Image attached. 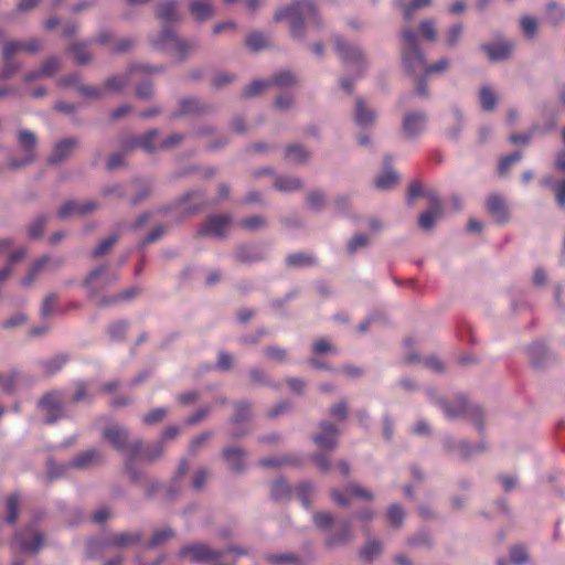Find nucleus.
Here are the masks:
<instances>
[{
	"mask_svg": "<svg viewBox=\"0 0 565 565\" xmlns=\"http://www.w3.org/2000/svg\"><path fill=\"white\" fill-rule=\"evenodd\" d=\"M285 19L289 22L290 36L297 41H305L307 26L317 30L322 28L321 15L313 0H292L279 8L274 20L280 22Z\"/></svg>",
	"mask_w": 565,
	"mask_h": 565,
	"instance_id": "f257e3e1",
	"label": "nucleus"
},
{
	"mask_svg": "<svg viewBox=\"0 0 565 565\" xmlns=\"http://www.w3.org/2000/svg\"><path fill=\"white\" fill-rule=\"evenodd\" d=\"M102 437L124 456V467L127 475L134 482L141 480L143 471L136 466L140 457L142 440L136 439L129 443V431L126 427L111 424L102 431Z\"/></svg>",
	"mask_w": 565,
	"mask_h": 565,
	"instance_id": "f03ea898",
	"label": "nucleus"
},
{
	"mask_svg": "<svg viewBox=\"0 0 565 565\" xmlns=\"http://www.w3.org/2000/svg\"><path fill=\"white\" fill-rule=\"evenodd\" d=\"M431 401L440 408L444 416L449 420H455L467 416L477 426L480 433L483 431V411L478 405H469L466 398L461 395L451 398L435 397L428 393Z\"/></svg>",
	"mask_w": 565,
	"mask_h": 565,
	"instance_id": "7ed1b4c3",
	"label": "nucleus"
},
{
	"mask_svg": "<svg viewBox=\"0 0 565 565\" xmlns=\"http://www.w3.org/2000/svg\"><path fill=\"white\" fill-rule=\"evenodd\" d=\"M401 38L403 42L402 62L405 71L412 74L420 71L425 72V66L427 65L426 57L419 47L418 36L415 31L404 28L401 31Z\"/></svg>",
	"mask_w": 565,
	"mask_h": 565,
	"instance_id": "20e7f679",
	"label": "nucleus"
},
{
	"mask_svg": "<svg viewBox=\"0 0 565 565\" xmlns=\"http://www.w3.org/2000/svg\"><path fill=\"white\" fill-rule=\"evenodd\" d=\"M150 41L154 49L175 54L180 60H184L196 46L194 41L179 39L170 26H163Z\"/></svg>",
	"mask_w": 565,
	"mask_h": 565,
	"instance_id": "39448f33",
	"label": "nucleus"
},
{
	"mask_svg": "<svg viewBox=\"0 0 565 565\" xmlns=\"http://www.w3.org/2000/svg\"><path fill=\"white\" fill-rule=\"evenodd\" d=\"M178 556L185 562L213 565L214 563H223L224 551L213 548L206 543L193 542L182 546Z\"/></svg>",
	"mask_w": 565,
	"mask_h": 565,
	"instance_id": "423d86ee",
	"label": "nucleus"
},
{
	"mask_svg": "<svg viewBox=\"0 0 565 565\" xmlns=\"http://www.w3.org/2000/svg\"><path fill=\"white\" fill-rule=\"evenodd\" d=\"M334 50L345 66L352 67L361 75L367 67V57L364 52L341 36H334Z\"/></svg>",
	"mask_w": 565,
	"mask_h": 565,
	"instance_id": "0eeeda50",
	"label": "nucleus"
},
{
	"mask_svg": "<svg viewBox=\"0 0 565 565\" xmlns=\"http://www.w3.org/2000/svg\"><path fill=\"white\" fill-rule=\"evenodd\" d=\"M117 279V276L108 270L106 265L98 266L89 271L84 280L89 298L99 307V300L105 295L102 291Z\"/></svg>",
	"mask_w": 565,
	"mask_h": 565,
	"instance_id": "6e6552de",
	"label": "nucleus"
},
{
	"mask_svg": "<svg viewBox=\"0 0 565 565\" xmlns=\"http://www.w3.org/2000/svg\"><path fill=\"white\" fill-rule=\"evenodd\" d=\"M163 71L162 66L151 65H131L127 72L120 75L109 77L104 84L103 88L105 95L109 93L121 92L132 79L137 78V74H153Z\"/></svg>",
	"mask_w": 565,
	"mask_h": 565,
	"instance_id": "1a4fd4ad",
	"label": "nucleus"
},
{
	"mask_svg": "<svg viewBox=\"0 0 565 565\" xmlns=\"http://www.w3.org/2000/svg\"><path fill=\"white\" fill-rule=\"evenodd\" d=\"M428 116L424 110H407L402 117V132L406 140H418L426 131Z\"/></svg>",
	"mask_w": 565,
	"mask_h": 565,
	"instance_id": "9d476101",
	"label": "nucleus"
},
{
	"mask_svg": "<svg viewBox=\"0 0 565 565\" xmlns=\"http://www.w3.org/2000/svg\"><path fill=\"white\" fill-rule=\"evenodd\" d=\"M18 145L22 149L24 156L22 159H12L8 166L12 169H20L30 164L35 159V147L38 143L36 136L33 131L22 128L17 134Z\"/></svg>",
	"mask_w": 565,
	"mask_h": 565,
	"instance_id": "9b49d317",
	"label": "nucleus"
},
{
	"mask_svg": "<svg viewBox=\"0 0 565 565\" xmlns=\"http://www.w3.org/2000/svg\"><path fill=\"white\" fill-rule=\"evenodd\" d=\"M43 543V534L35 527L28 526L14 535L12 546L24 554H35L41 550Z\"/></svg>",
	"mask_w": 565,
	"mask_h": 565,
	"instance_id": "f8f14e48",
	"label": "nucleus"
},
{
	"mask_svg": "<svg viewBox=\"0 0 565 565\" xmlns=\"http://www.w3.org/2000/svg\"><path fill=\"white\" fill-rule=\"evenodd\" d=\"M141 540L139 532H121L113 534L104 540H92L88 542V551L93 553L95 548L100 547L103 550L108 547H129Z\"/></svg>",
	"mask_w": 565,
	"mask_h": 565,
	"instance_id": "ddd939ff",
	"label": "nucleus"
},
{
	"mask_svg": "<svg viewBox=\"0 0 565 565\" xmlns=\"http://www.w3.org/2000/svg\"><path fill=\"white\" fill-rule=\"evenodd\" d=\"M233 220L228 214H214L206 217L204 224L199 228L200 236H213L222 238L225 236Z\"/></svg>",
	"mask_w": 565,
	"mask_h": 565,
	"instance_id": "4468645a",
	"label": "nucleus"
},
{
	"mask_svg": "<svg viewBox=\"0 0 565 565\" xmlns=\"http://www.w3.org/2000/svg\"><path fill=\"white\" fill-rule=\"evenodd\" d=\"M65 398L60 392H52L46 394L40 401V407L45 412L44 423L53 424L64 415Z\"/></svg>",
	"mask_w": 565,
	"mask_h": 565,
	"instance_id": "2eb2a0df",
	"label": "nucleus"
},
{
	"mask_svg": "<svg viewBox=\"0 0 565 565\" xmlns=\"http://www.w3.org/2000/svg\"><path fill=\"white\" fill-rule=\"evenodd\" d=\"M444 446L448 451L463 460H468L486 450V444L483 441L471 444L463 439L455 440L452 438H445Z\"/></svg>",
	"mask_w": 565,
	"mask_h": 565,
	"instance_id": "dca6fc26",
	"label": "nucleus"
},
{
	"mask_svg": "<svg viewBox=\"0 0 565 565\" xmlns=\"http://www.w3.org/2000/svg\"><path fill=\"white\" fill-rule=\"evenodd\" d=\"M340 430L330 422H321L318 426V431L313 435L315 444L324 451H332L338 446V437Z\"/></svg>",
	"mask_w": 565,
	"mask_h": 565,
	"instance_id": "f3484780",
	"label": "nucleus"
},
{
	"mask_svg": "<svg viewBox=\"0 0 565 565\" xmlns=\"http://www.w3.org/2000/svg\"><path fill=\"white\" fill-rule=\"evenodd\" d=\"M353 119L363 129L372 128L376 124L377 110L371 107L364 99L358 97L355 99Z\"/></svg>",
	"mask_w": 565,
	"mask_h": 565,
	"instance_id": "a211bd4d",
	"label": "nucleus"
},
{
	"mask_svg": "<svg viewBox=\"0 0 565 565\" xmlns=\"http://www.w3.org/2000/svg\"><path fill=\"white\" fill-rule=\"evenodd\" d=\"M159 131L157 129H150L143 135L140 136H132L130 138H127L122 147L125 150H131L135 148H141L146 152H154L159 150L158 143L156 145L153 140L158 137Z\"/></svg>",
	"mask_w": 565,
	"mask_h": 565,
	"instance_id": "6ab92c4d",
	"label": "nucleus"
},
{
	"mask_svg": "<svg viewBox=\"0 0 565 565\" xmlns=\"http://www.w3.org/2000/svg\"><path fill=\"white\" fill-rule=\"evenodd\" d=\"M98 207L96 201L88 200L85 202L68 201L58 211L61 218H68L75 215L85 216L94 212Z\"/></svg>",
	"mask_w": 565,
	"mask_h": 565,
	"instance_id": "aec40b11",
	"label": "nucleus"
},
{
	"mask_svg": "<svg viewBox=\"0 0 565 565\" xmlns=\"http://www.w3.org/2000/svg\"><path fill=\"white\" fill-rule=\"evenodd\" d=\"M61 68V61L56 56H50L43 63L40 65L38 70L28 72L23 76V82L29 84L33 81L44 78V77H51L55 73H57Z\"/></svg>",
	"mask_w": 565,
	"mask_h": 565,
	"instance_id": "412c9836",
	"label": "nucleus"
},
{
	"mask_svg": "<svg viewBox=\"0 0 565 565\" xmlns=\"http://www.w3.org/2000/svg\"><path fill=\"white\" fill-rule=\"evenodd\" d=\"M444 207L440 200L436 196L430 198L429 209L423 212L418 217L419 227L424 231L434 228L437 220L443 215Z\"/></svg>",
	"mask_w": 565,
	"mask_h": 565,
	"instance_id": "4be33fe9",
	"label": "nucleus"
},
{
	"mask_svg": "<svg viewBox=\"0 0 565 565\" xmlns=\"http://www.w3.org/2000/svg\"><path fill=\"white\" fill-rule=\"evenodd\" d=\"M78 146V139L76 138H65L57 141L54 147L51 156L49 157V163L58 164L70 158L76 147Z\"/></svg>",
	"mask_w": 565,
	"mask_h": 565,
	"instance_id": "5701e85b",
	"label": "nucleus"
},
{
	"mask_svg": "<svg viewBox=\"0 0 565 565\" xmlns=\"http://www.w3.org/2000/svg\"><path fill=\"white\" fill-rule=\"evenodd\" d=\"M103 460V454L98 449L92 448L78 454L62 468L73 467L76 469H86L93 465L100 463Z\"/></svg>",
	"mask_w": 565,
	"mask_h": 565,
	"instance_id": "b1692460",
	"label": "nucleus"
},
{
	"mask_svg": "<svg viewBox=\"0 0 565 565\" xmlns=\"http://www.w3.org/2000/svg\"><path fill=\"white\" fill-rule=\"evenodd\" d=\"M245 456V450L239 447H228L223 450V458L234 473H242L246 470Z\"/></svg>",
	"mask_w": 565,
	"mask_h": 565,
	"instance_id": "393cba45",
	"label": "nucleus"
},
{
	"mask_svg": "<svg viewBox=\"0 0 565 565\" xmlns=\"http://www.w3.org/2000/svg\"><path fill=\"white\" fill-rule=\"evenodd\" d=\"M352 539H353L352 522L349 518H345L339 523L338 531L328 536L326 544L329 547H333L337 545L345 544L347 542L351 541Z\"/></svg>",
	"mask_w": 565,
	"mask_h": 565,
	"instance_id": "a878e982",
	"label": "nucleus"
},
{
	"mask_svg": "<svg viewBox=\"0 0 565 565\" xmlns=\"http://www.w3.org/2000/svg\"><path fill=\"white\" fill-rule=\"evenodd\" d=\"M478 100L483 111L492 113L499 103V94L490 84H482L478 90Z\"/></svg>",
	"mask_w": 565,
	"mask_h": 565,
	"instance_id": "bb28decb",
	"label": "nucleus"
},
{
	"mask_svg": "<svg viewBox=\"0 0 565 565\" xmlns=\"http://www.w3.org/2000/svg\"><path fill=\"white\" fill-rule=\"evenodd\" d=\"M512 49V43L508 41L484 43L481 45V50L487 53L489 60L492 62L507 60Z\"/></svg>",
	"mask_w": 565,
	"mask_h": 565,
	"instance_id": "cd10ccee",
	"label": "nucleus"
},
{
	"mask_svg": "<svg viewBox=\"0 0 565 565\" xmlns=\"http://www.w3.org/2000/svg\"><path fill=\"white\" fill-rule=\"evenodd\" d=\"M189 12L198 22H203L214 15V6L207 0H192L188 4Z\"/></svg>",
	"mask_w": 565,
	"mask_h": 565,
	"instance_id": "c85d7f7f",
	"label": "nucleus"
},
{
	"mask_svg": "<svg viewBox=\"0 0 565 565\" xmlns=\"http://www.w3.org/2000/svg\"><path fill=\"white\" fill-rule=\"evenodd\" d=\"M487 207L497 222L504 223L508 221L509 211L504 200L499 194H491L488 196Z\"/></svg>",
	"mask_w": 565,
	"mask_h": 565,
	"instance_id": "c756f323",
	"label": "nucleus"
},
{
	"mask_svg": "<svg viewBox=\"0 0 565 565\" xmlns=\"http://www.w3.org/2000/svg\"><path fill=\"white\" fill-rule=\"evenodd\" d=\"M179 17L177 0H166L158 6L157 18L162 22H175L179 20Z\"/></svg>",
	"mask_w": 565,
	"mask_h": 565,
	"instance_id": "7c9ffc66",
	"label": "nucleus"
},
{
	"mask_svg": "<svg viewBox=\"0 0 565 565\" xmlns=\"http://www.w3.org/2000/svg\"><path fill=\"white\" fill-rule=\"evenodd\" d=\"M399 180V175L392 169L385 168L384 171L375 179V186L379 190H391Z\"/></svg>",
	"mask_w": 565,
	"mask_h": 565,
	"instance_id": "2f4dec72",
	"label": "nucleus"
},
{
	"mask_svg": "<svg viewBox=\"0 0 565 565\" xmlns=\"http://www.w3.org/2000/svg\"><path fill=\"white\" fill-rule=\"evenodd\" d=\"M302 182L300 179L289 175H279L274 182V188L281 192H294L300 190Z\"/></svg>",
	"mask_w": 565,
	"mask_h": 565,
	"instance_id": "473e14b6",
	"label": "nucleus"
},
{
	"mask_svg": "<svg viewBox=\"0 0 565 565\" xmlns=\"http://www.w3.org/2000/svg\"><path fill=\"white\" fill-rule=\"evenodd\" d=\"M529 358L535 366H543L550 358V352L544 343H534L529 348Z\"/></svg>",
	"mask_w": 565,
	"mask_h": 565,
	"instance_id": "72a5a7b5",
	"label": "nucleus"
},
{
	"mask_svg": "<svg viewBox=\"0 0 565 565\" xmlns=\"http://www.w3.org/2000/svg\"><path fill=\"white\" fill-rule=\"evenodd\" d=\"M383 551V544L373 539H369L364 546L360 550V557L364 561H373L377 558Z\"/></svg>",
	"mask_w": 565,
	"mask_h": 565,
	"instance_id": "f704fd0d",
	"label": "nucleus"
},
{
	"mask_svg": "<svg viewBox=\"0 0 565 565\" xmlns=\"http://www.w3.org/2000/svg\"><path fill=\"white\" fill-rule=\"evenodd\" d=\"M269 38L258 31L250 32L245 40L247 49L254 52L266 49L269 45Z\"/></svg>",
	"mask_w": 565,
	"mask_h": 565,
	"instance_id": "c9c22d12",
	"label": "nucleus"
},
{
	"mask_svg": "<svg viewBox=\"0 0 565 565\" xmlns=\"http://www.w3.org/2000/svg\"><path fill=\"white\" fill-rule=\"evenodd\" d=\"M269 87L277 86L280 88L290 87L297 84V76L290 71H281L268 79Z\"/></svg>",
	"mask_w": 565,
	"mask_h": 565,
	"instance_id": "e433bc0d",
	"label": "nucleus"
},
{
	"mask_svg": "<svg viewBox=\"0 0 565 565\" xmlns=\"http://www.w3.org/2000/svg\"><path fill=\"white\" fill-rule=\"evenodd\" d=\"M137 292H138V289L132 287V288H129L122 292L115 295V296L103 297L99 300V307L104 308V307L117 305L122 301H128V300L132 299L137 295Z\"/></svg>",
	"mask_w": 565,
	"mask_h": 565,
	"instance_id": "4c0bfd02",
	"label": "nucleus"
},
{
	"mask_svg": "<svg viewBox=\"0 0 565 565\" xmlns=\"http://www.w3.org/2000/svg\"><path fill=\"white\" fill-rule=\"evenodd\" d=\"M119 239L118 233H113L108 235L107 237L103 238L97 246L90 250L89 257L92 259H96L103 255H105Z\"/></svg>",
	"mask_w": 565,
	"mask_h": 565,
	"instance_id": "58836bf2",
	"label": "nucleus"
},
{
	"mask_svg": "<svg viewBox=\"0 0 565 565\" xmlns=\"http://www.w3.org/2000/svg\"><path fill=\"white\" fill-rule=\"evenodd\" d=\"M315 486L310 482H301L296 488V493L305 509H309L315 497Z\"/></svg>",
	"mask_w": 565,
	"mask_h": 565,
	"instance_id": "ea45409f",
	"label": "nucleus"
},
{
	"mask_svg": "<svg viewBox=\"0 0 565 565\" xmlns=\"http://www.w3.org/2000/svg\"><path fill=\"white\" fill-rule=\"evenodd\" d=\"M310 157V151L301 145H291L286 149V158L294 163H303Z\"/></svg>",
	"mask_w": 565,
	"mask_h": 565,
	"instance_id": "a19ab883",
	"label": "nucleus"
},
{
	"mask_svg": "<svg viewBox=\"0 0 565 565\" xmlns=\"http://www.w3.org/2000/svg\"><path fill=\"white\" fill-rule=\"evenodd\" d=\"M405 515H406V512H405L404 508L398 503H393L387 508V513H386L387 521L395 529L402 527Z\"/></svg>",
	"mask_w": 565,
	"mask_h": 565,
	"instance_id": "79ce46f5",
	"label": "nucleus"
},
{
	"mask_svg": "<svg viewBox=\"0 0 565 565\" xmlns=\"http://www.w3.org/2000/svg\"><path fill=\"white\" fill-rule=\"evenodd\" d=\"M463 24L462 23H454L451 24L447 30H446V33H445V44L447 47L449 49H454L456 47L459 42H460V39L463 34Z\"/></svg>",
	"mask_w": 565,
	"mask_h": 565,
	"instance_id": "37998d69",
	"label": "nucleus"
},
{
	"mask_svg": "<svg viewBox=\"0 0 565 565\" xmlns=\"http://www.w3.org/2000/svg\"><path fill=\"white\" fill-rule=\"evenodd\" d=\"M235 257L237 260L243 263H254L262 259L256 247L249 245L239 246L235 252Z\"/></svg>",
	"mask_w": 565,
	"mask_h": 565,
	"instance_id": "c03bdc74",
	"label": "nucleus"
},
{
	"mask_svg": "<svg viewBox=\"0 0 565 565\" xmlns=\"http://www.w3.org/2000/svg\"><path fill=\"white\" fill-rule=\"evenodd\" d=\"M67 52L73 54L74 61L79 65H85L92 60L86 51V43H74L67 47Z\"/></svg>",
	"mask_w": 565,
	"mask_h": 565,
	"instance_id": "a18cd8bd",
	"label": "nucleus"
},
{
	"mask_svg": "<svg viewBox=\"0 0 565 565\" xmlns=\"http://www.w3.org/2000/svg\"><path fill=\"white\" fill-rule=\"evenodd\" d=\"M270 493L271 497L277 501L286 500L290 497L291 489L289 484L280 478L273 482L270 487Z\"/></svg>",
	"mask_w": 565,
	"mask_h": 565,
	"instance_id": "49530a36",
	"label": "nucleus"
},
{
	"mask_svg": "<svg viewBox=\"0 0 565 565\" xmlns=\"http://www.w3.org/2000/svg\"><path fill=\"white\" fill-rule=\"evenodd\" d=\"M166 449V444H163V440H157L146 448V450L141 454L142 458L149 462L154 461L156 459L160 458Z\"/></svg>",
	"mask_w": 565,
	"mask_h": 565,
	"instance_id": "de8ad7c7",
	"label": "nucleus"
},
{
	"mask_svg": "<svg viewBox=\"0 0 565 565\" xmlns=\"http://www.w3.org/2000/svg\"><path fill=\"white\" fill-rule=\"evenodd\" d=\"M3 67L0 72V79H7L15 75L21 70V63L12 56L2 55Z\"/></svg>",
	"mask_w": 565,
	"mask_h": 565,
	"instance_id": "09e8293b",
	"label": "nucleus"
},
{
	"mask_svg": "<svg viewBox=\"0 0 565 565\" xmlns=\"http://www.w3.org/2000/svg\"><path fill=\"white\" fill-rule=\"evenodd\" d=\"M451 116L454 119V127H451L447 130V136L454 140H457L462 130L465 117H463L462 111L458 108H454L451 110Z\"/></svg>",
	"mask_w": 565,
	"mask_h": 565,
	"instance_id": "8fccbe9b",
	"label": "nucleus"
},
{
	"mask_svg": "<svg viewBox=\"0 0 565 565\" xmlns=\"http://www.w3.org/2000/svg\"><path fill=\"white\" fill-rule=\"evenodd\" d=\"M174 536V532L170 527L158 529L153 532L150 542L148 543L149 547L159 546Z\"/></svg>",
	"mask_w": 565,
	"mask_h": 565,
	"instance_id": "3c124183",
	"label": "nucleus"
},
{
	"mask_svg": "<svg viewBox=\"0 0 565 565\" xmlns=\"http://www.w3.org/2000/svg\"><path fill=\"white\" fill-rule=\"evenodd\" d=\"M345 491L351 497L359 498L363 501H372L375 498V495L373 494V492L371 490L363 488L362 486H360L358 483H349L345 487Z\"/></svg>",
	"mask_w": 565,
	"mask_h": 565,
	"instance_id": "603ef678",
	"label": "nucleus"
},
{
	"mask_svg": "<svg viewBox=\"0 0 565 565\" xmlns=\"http://www.w3.org/2000/svg\"><path fill=\"white\" fill-rule=\"evenodd\" d=\"M408 544L416 547L429 548L433 545L431 534L426 530H420L408 539Z\"/></svg>",
	"mask_w": 565,
	"mask_h": 565,
	"instance_id": "864d4df0",
	"label": "nucleus"
},
{
	"mask_svg": "<svg viewBox=\"0 0 565 565\" xmlns=\"http://www.w3.org/2000/svg\"><path fill=\"white\" fill-rule=\"evenodd\" d=\"M299 462V459L297 457H290V456H284V457H273V458H266L262 459L259 461V466L264 468H274L279 467L281 465H296Z\"/></svg>",
	"mask_w": 565,
	"mask_h": 565,
	"instance_id": "5fc2aeb1",
	"label": "nucleus"
},
{
	"mask_svg": "<svg viewBox=\"0 0 565 565\" xmlns=\"http://www.w3.org/2000/svg\"><path fill=\"white\" fill-rule=\"evenodd\" d=\"M286 264L289 267H308L313 264V258L308 254H291L286 257Z\"/></svg>",
	"mask_w": 565,
	"mask_h": 565,
	"instance_id": "6e6d98bb",
	"label": "nucleus"
},
{
	"mask_svg": "<svg viewBox=\"0 0 565 565\" xmlns=\"http://www.w3.org/2000/svg\"><path fill=\"white\" fill-rule=\"evenodd\" d=\"M264 355L276 363H285L288 360L287 350L280 347H267L264 349Z\"/></svg>",
	"mask_w": 565,
	"mask_h": 565,
	"instance_id": "4d7b16f0",
	"label": "nucleus"
},
{
	"mask_svg": "<svg viewBox=\"0 0 565 565\" xmlns=\"http://www.w3.org/2000/svg\"><path fill=\"white\" fill-rule=\"evenodd\" d=\"M64 260L60 256H43L36 260V264L40 265L42 271L45 270H55L63 265Z\"/></svg>",
	"mask_w": 565,
	"mask_h": 565,
	"instance_id": "13d9d810",
	"label": "nucleus"
},
{
	"mask_svg": "<svg viewBox=\"0 0 565 565\" xmlns=\"http://www.w3.org/2000/svg\"><path fill=\"white\" fill-rule=\"evenodd\" d=\"M419 31L422 32L423 36L426 40H428L430 42L436 41V39H437V26H436L435 20H433V19L423 20L419 23Z\"/></svg>",
	"mask_w": 565,
	"mask_h": 565,
	"instance_id": "bf43d9fd",
	"label": "nucleus"
},
{
	"mask_svg": "<svg viewBox=\"0 0 565 565\" xmlns=\"http://www.w3.org/2000/svg\"><path fill=\"white\" fill-rule=\"evenodd\" d=\"M333 520V515L328 511H318L312 514L313 524L321 530L329 529Z\"/></svg>",
	"mask_w": 565,
	"mask_h": 565,
	"instance_id": "052dcab7",
	"label": "nucleus"
},
{
	"mask_svg": "<svg viewBox=\"0 0 565 565\" xmlns=\"http://www.w3.org/2000/svg\"><path fill=\"white\" fill-rule=\"evenodd\" d=\"M369 245V237L365 234H355L347 245V250L350 255L355 254L358 250L365 248Z\"/></svg>",
	"mask_w": 565,
	"mask_h": 565,
	"instance_id": "680f3d73",
	"label": "nucleus"
},
{
	"mask_svg": "<svg viewBox=\"0 0 565 565\" xmlns=\"http://www.w3.org/2000/svg\"><path fill=\"white\" fill-rule=\"evenodd\" d=\"M433 0H412L408 4L404 6L403 15L405 20L413 18L414 12L418 9L428 8L431 6Z\"/></svg>",
	"mask_w": 565,
	"mask_h": 565,
	"instance_id": "e2e57ef3",
	"label": "nucleus"
},
{
	"mask_svg": "<svg viewBox=\"0 0 565 565\" xmlns=\"http://www.w3.org/2000/svg\"><path fill=\"white\" fill-rule=\"evenodd\" d=\"M269 87L268 81L264 79H255L249 85H247L244 90L243 95L245 97H254L260 94L263 90Z\"/></svg>",
	"mask_w": 565,
	"mask_h": 565,
	"instance_id": "0e129e2a",
	"label": "nucleus"
},
{
	"mask_svg": "<svg viewBox=\"0 0 565 565\" xmlns=\"http://www.w3.org/2000/svg\"><path fill=\"white\" fill-rule=\"evenodd\" d=\"M522 159V152L516 150L509 156L502 158L499 162V173L501 175L508 173L511 166L519 162Z\"/></svg>",
	"mask_w": 565,
	"mask_h": 565,
	"instance_id": "69168bd1",
	"label": "nucleus"
},
{
	"mask_svg": "<svg viewBox=\"0 0 565 565\" xmlns=\"http://www.w3.org/2000/svg\"><path fill=\"white\" fill-rule=\"evenodd\" d=\"M308 205L316 211H320L326 204V195L319 190H313L307 195Z\"/></svg>",
	"mask_w": 565,
	"mask_h": 565,
	"instance_id": "338daca9",
	"label": "nucleus"
},
{
	"mask_svg": "<svg viewBox=\"0 0 565 565\" xmlns=\"http://www.w3.org/2000/svg\"><path fill=\"white\" fill-rule=\"evenodd\" d=\"M127 331V323L117 321L108 326V334L111 341H120L125 338Z\"/></svg>",
	"mask_w": 565,
	"mask_h": 565,
	"instance_id": "774afa93",
	"label": "nucleus"
}]
</instances>
